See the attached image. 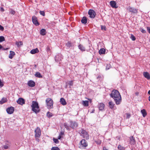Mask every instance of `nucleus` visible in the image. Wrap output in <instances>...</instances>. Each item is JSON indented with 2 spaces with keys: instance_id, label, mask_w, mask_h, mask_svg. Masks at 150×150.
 I'll list each match as a JSON object with an SVG mask.
<instances>
[{
  "instance_id": "nucleus-18",
  "label": "nucleus",
  "mask_w": 150,
  "mask_h": 150,
  "mask_svg": "<svg viewBox=\"0 0 150 150\" xmlns=\"http://www.w3.org/2000/svg\"><path fill=\"white\" fill-rule=\"evenodd\" d=\"M11 146V143L8 142H7L6 143V145L3 146V147L5 149H8Z\"/></svg>"
},
{
  "instance_id": "nucleus-49",
  "label": "nucleus",
  "mask_w": 150,
  "mask_h": 150,
  "mask_svg": "<svg viewBox=\"0 0 150 150\" xmlns=\"http://www.w3.org/2000/svg\"><path fill=\"white\" fill-rule=\"evenodd\" d=\"M147 28L148 32L150 34V27H148Z\"/></svg>"
},
{
  "instance_id": "nucleus-4",
  "label": "nucleus",
  "mask_w": 150,
  "mask_h": 150,
  "mask_svg": "<svg viewBox=\"0 0 150 150\" xmlns=\"http://www.w3.org/2000/svg\"><path fill=\"white\" fill-rule=\"evenodd\" d=\"M46 107L48 109H52L53 108V101L50 98H47L45 100Z\"/></svg>"
},
{
  "instance_id": "nucleus-22",
  "label": "nucleus",
  "mask_w": 150,
  "mask_h": 150,
  "mask_svg": "<svg viewBox=\"0 0 150 150\" xmlns=\"http://www.w3.org/2000/svg\"><path fill=\"white\" fill-rule=\"evenodd\" d=\"M60 103L63 105H66L67 103L64 99L63 98H61L60 100Z\"/></svg>"
},
{
  "instance_id": "nucleus-33",
  "label": "nucleus",
  "mask_w": 150,
  "mask_h": 150,
  "mask_svg": "<svg viewBox=\"0 0 150 150\" xmlns=\"http://www.w3.org/2000/svg\"><path fill=\"white\" fill-rule=\"evenodd\" d=\"M117 148L119 150H124L125 149V148L121 146L120 145L118 146Z\"/></svg>"
},
{
  "instance_id": "nucleus-8",
  "label": "nucleus",
  "mask_w": 150,
  "mask_h": 150,
  "mask_svg": "<svg viewBox=\"0 0 150 150\" xmlns=\"http://www.w3.org/2000/svg\"><path fill=\"white\" fill-rule=\"evenodd\" d=\"M88 14L90 17L91 18H94L96 16V13L95 11L92 9H90L88 11Z\"/></svg>"
},
{
  "instance_id": "nucleus-21",
  "label": "nucleus",
  "mask_w": 150,
  "mask_h": 150,
  "mask_svg": "<svg viewBox=\"0 0 150 150\" xmlns=\"http://www.w3.org/2000/svg\"><path fill=\"white\" fill-rule=\"evenodd\" d=\"M98 106L99 110H102L104 109L105 105L103 103H100L99 104Z\"/></svg>"
},
{
  "instance_id": "nucleus-17",
  "label": "nucleus",
  "mask_w": 150,
  "mask_h": 150,
  "mask_svg": "<svg viewBox=\"0 0 150 150\" xmlns=\"http://www.w3.org/2000/svg\"><path fill=\"white\" fill-rule=\"evenodd\" d=\"M110 4L111 6L113 8H117V6H116V3L114 1H111L110 2Z\"/></svg>"
},
{
  "instance_id": "nucleus-9",
  "label": "nucleus",
  "mask_w": 150,
  "mask_h": 150,
  "mask_svg": "<svg viewBox=\"0 0 150 150\" xmlns=\"http://www.w3.org/2000/svg\"><path fill=\"white\" fill-rule=\"evenodd\" d=\"M32 21L33 24L36 26L38 25L39 23L38 21L37 18L35 16H33L32 18Z\"/></svg>"
},
{
  "instance_id": "nucleus-24",
  "label": "nucleus",
  "mask_w": 150,
  "mask_h": 150,
  "mask_svg": "<svg viewBox=\"0 0 150 150\" xmlns=\"http://www.w3.org/2000/svg\"><path fill=\"white\" fill-rule=\"evenodd\" d=\"M39 52V51L38 49L37 48H36L31 50L30 53L32 54H34L36 53H38Z\"/></svg>"
},
{
  "instance_id": "nucleus-2",
  "label": "nucleus",
  "mask_w": 150,
  "mask_h": 150,
  "mask_svg": "<svg viewBox=\"0 0 150 150\" xmlns=\"http://www.w3.org/2000/svg\"><path fill=\"white\" fill-rule=\"evenodd\" d=\"M32 110L36 114H37L40 112V107L37 102L33 101L32 102L31 105Z\"/></svg>"
},
{
  "instance_id": "nucleus-54",
  "label": "nucleus",
  "mask_w": 150,
  "mask_h": 150,
  "mask_svg": "<svg viewBox=\"0 0 150 150\" xmlns=\"http://www.w3.org/2000/svg\"><path fill=\"white\" fill-rule=\"evenodd\" d=\"M2 48V46L0 45V49H1Z\"/></svg>"
},
{
  "instance_id": "nucleus-31",
  "label": "nucleus",
  "mask_w": 150,
  "mask_h": 150,
  "mask_svg": "<svg viewBox=\"0 0 150 150\" xmlns=\"http://www.w3.org/2000/svg\"><path fill=\"white\" fill-rule=\"evenodd\" d=\"M88 101L87 100L83 101V104L85 106H88Z\"/></svg>"
},
{
  "instance_id": "nucleus-51",
  "label": "nucleus",
  "mask_w": 150,
  "mask_h": 150,
  "mask_svg": "<svg viewBox=\"0 0 150 150\" xmlns=\"http://www.w3.org/2000/svg\"><path fill=\"white\" fill-rule=\"evenodd\" d=\"M64 134V133L63 132H61L59 134V135H61V136H62V135H63Z\"/></svg>"
},
{
  "instance_id": "nucleus-37",
  "label": "nucleus",
  "mask_w": 150,
  "mask_h": 150,
  "mask_svg": "<svg viewBox=\"0 0 150 150\" xmlns=\"http://www.w3.org/2000/svg\"><path fill=\"white\" fill-rule=\"evenodd\" d=\"M67 83L71 86H72L73 85V81H69L67 82Z\"/></svg>"
},
{
  "instance_id": "nucleus-27",
  "label": "nucleus",
  "mask_w": 150,
  "mask_h": 150,
  "mask_svg": "<svg viewBox=\"0 0 150 150\" xmlns=\"http://www.w3.org/2000/svg\"><path fill=\"white\" fill-rule=\"evenodd\" d=\"M105 50L104 48H101L99 51V54H104L105 53Z\"/></svg>"
},
{
  "instance_id": "nucleus-32",
  "label": "nucleus",
  "mask_w": 150,
  "mask_h": 150,
  "mask_svg": "<svg viewBox=\"0 0 150 150\" xmlns=\"http://www.w3.org/2000/svg\"><path fill=\"white\" fill-rule=\"evenodd\" d=\"M16 44L18 47H19L23 45V42L21 41L16 42Z\"/></svg>"
},
{
  "instance_id": "nucleus-5",
  "label": "nucleus",
  "mask_w": 150,
  "mask_h": 150,
  "mask_svg": "<svg viewBox=\"0 0 150 150\" xmlns=\"http://www.w3.org/2000/svg\"><path fill=\"white\" fill-rule=\"evenodd\" d=\"M79 133L80 135L86 139H88L89 135L88 133L84 130L81 129L79 131Z\"/></svg>"
},
{
  "instance_id": "nucleus-19",
  "label": "nucleus",
  "mask_w": 150,
  "mask_h": 150,
  "mask_svg": "<svg viewBox=\"0 0 150 150\" xmlns=\"http://www.w3.org/2000/svg\"><path fill=\"white\" fill-rule=\"evenodd\" d=\"M15 54L14 52L10 51V54L8 55V57L11 59L13 58V57L15 55Z\"/></svg>"
},
{
  "instance_id": "nucleus-44",
  "label": "nucleus",
  "mask_w": 150,
  "mask_h": 150,
  "mask_svg": "<svg viewBox=\"0 0 150 150\" xmlns=\"http://www.w3.org/2000/svg\"><path fill=\"white\" fill-rule=\"evenodd\" d=\"M101 30H106V27L105 26L101 25Z\"/></svg>"
},
{
  "instance_id": "nucleus-1",
  "label": "nucleus",
  "mask_w": 150,
  "mask_h": 150,
  "mask_svg": "<svg viewBox=\"0 0 150 150\" xmlns=\"http://www.w3.org/2000/svg\"><path fill=\"white\" fill-rule=\"evenodd\" d=\"M110 95V97L114 99L116 105H118L120 104L122 100L121 97L118 91L115 90H113Z\"/></svg>"
},
{
  "instance_id": "nucleus-43",
  "label": "nucleus",
  "mask_w": 150,
  "mask_h": 150,
  "mask_svg": "<svg viewBox=\"0 0 150 150\" xmlns=\"http://www.w3.org/2000/svg\"><path fill=\"white\" fill-rule=\"evenodd\" d=\"M127 116H126V118L127 119H129V118L131 116L130 114L129 113H127L126 114Z\"/></svg>"
},
{
  "instance_id": "nucleus-45",
  "label": "nucleus",
  "mask_w": 150,
  "mask_h": 150,
  "mask_svg": "<svg viewBox=\"0 0 150 150\" xmlns=\"http://www.w3.org/2000/svg\"><path fill=\"white\" fill-rule=\"evenodd\" d=\"M4 86V84L1 81V80L0 79V86L2 87Z\"/></svg>"
},
{
  "instance_id": "nucleus-30",
  "label": "nucleus",
  "mask_w": 150,
  "mask_h": 150,
  "mask_svg": "<svg viewBox=\"0 0 150 150\" xmlns=\"http://www.w3.org/2000/svg\"><path fill=\"white\" fill-rule=\"evenodd\" d=\"M35 76L36 77L40 78H42V76L41 75L40 73L38 72H37L36 73Z\"/></svg>"
},
{
  "instance_id": "nucleus-26",
  "label": "nucleus",
  "mask_w": 150,
  "mask_h": 150,
  "mask_svg": "<svg viewBox=\"0 0 150 150\" xmlns=\"http://www.w3.org/2000/svg\"><path fill=\"white\" fill-rule=\"evenodd\" d=\"M81 22L83 24H86L87 22V19L86 17H84L81 20Z\"/></svg>"
},
{
  "instance_id": "nucleus-39",
  "label": "nucleus",
  "mask_w": 150,
  "mask_h": 150,
  "mask_svg": "<svg viewBox=\"0 0 150 150\" xmlns=\"http://www.w3.org/2000/svg\"><path fill=\"white\" fill-rule=\"evenodd\" d=\"M51 150H59V149L57 147H53L52 148Z\"/></svg>"
},
{
  "instance_id": "nucleus-38",
  "label": "nucleus",
  "mask_w": 150,
  "mask_h": 150,
  "mask_svg": "<svg viewBox=\"0 0 150 150\" xmlns=\"http://www.w3.org/2000/svg\"><path fill=\"white\" fill-rule=\"evenodd\" d=\"M130 38L133 41H134L136 40V38L133 35H131Z\"/></svg>"
},
{
  "instance_id": "nucleus-57",
  "label": "nucleus",
  "mask_w": 150,
  "mask_h": 150,
  "mask_svg": "<svg viewBox=\"0 0 150 150\" xmlns=\"http://www.w3.org/2000/svg\"><path fill=\"white\" fill-rule=\"evenodd\" d=\"M106 69H109V68H108H108H107V67L106 68Z\"/></svg>"
},
{
  "instance_id": "nucleus-15",
  "label": "nucleus",
  "mask_w": 150,
  "mask_h": 150,
  "mask_svg": "<svg viewBox=\"0 0 150 150\" xmlns=\"http://www.w3.org/2000/svg\"><path fill=\"white\" fill-rule=\"evenodd\" d=\"M127 9L129 12L134 13H137V10L135 8L129 7L127 8Z\"/></svg>"
},
{
  "instance_id": "nucleus-58",
  "label": "nucleus",
  "mask_w": 150,
  "mask_h": 150,
  "mask_svg": "<svg viewBox=\"0 0 150 150\" xmlns=\"http://www.w3.org/2000/svg\"><path fill=\"white\" fill-rule=\"evenodd\" d=\"M100 143H101V142H100L99 143V144H100Z\"/></svg>"
},
{
  "instance_id": "nucleus-47",
  "label": "nucleus",
  "mask_w": 150,
  "mask_h": 150,
  "mask_svg": "<svg viewBox=\"0 0 150 150\" xmlns=\"http://www.w3.org/2000/svg\"><path fill=\"white\" fill-rule=\"evenodd\" d=\"M141 31L142 32V33H145L146 32V31L143 29H141Z\"/></svg>"
},
{
  "instance_id": "nucleus-20",
  "label": "nucleus",
  "mask_w": 150,
  "mask_h": 150,
  "mask_svg": "<svg viewBox=\"0 0 150 150\" xmlns=\"http://www.w3.org/2000/svg\"><path fill=\"white\" fill-rule=\"evenodd\" d=\"M143 75L145 78L149 80L150 79L149 74L147 72H144L143 73Z\"/></svg>"
},
{
  "instance_id": "nucleus-40",
  "label": "nucleus",
  "mask_w": 150,
  "mask_h": 150,
  "mask_svg": "<svg viewBox=\"0 0 150 150\" xmlns=\"http://www.w3.org/2000/svg\"><path fill=\"white\" fill-rule=\"evenodd\" d=\"M46 51L47 52H50V53L51 52V50L50 47L48 46L46 48Z\"/></svg>"
},
{
  "instance_id": "nucleus-29",
  "label": "nucleus",
  "mask_w": 150,
  "mask_h": 150,
  "mask_svg": "<svg viewBox=\"0 0 150 150\" xmlns=\"http://www.w3.org/2000/svg\"><path fill=\"white\" fill-rule=\"evenodd\" d=\"M40 33L42 35H45L46 34V30L45 29H42L40 31Z\"/></svg>"
},
{
  "instance_id": "nucleus-12",
  "label": "nucleus",
  "mask_w": 150,
  "mask_h": 150,
  "mask_svg": "<svg viewBox=\"0 0 150 150\" xmlns=\"http://www.w3.org/2000/svg\"><path fill=\"white\" fill-rule=\"evenodd\" d=\"M80 143L82 147H86L88 146V144L87 142L85 139H83L80 142Z\"/></svg>"
},
{
  "instance_id": "nucleus-41",
  "label": "nucleus",
  "mask_w": 150,
  "mask_h": 150,
  "mask_svg": "<svg viewBox=\"0 0 150 150\" xmlns=\"http://www.w3.org/2000/svg\"><path fill=\"white\" fill-rule=\"evenodd\" d=\"M40 15H42L43 16H45V13L44 11H40Z\"/></svg>"
},
{
  "instance_id": "nucleus-48",
  "label": "nucleus",
  "mask_w": 150,
  "mask_h": 150,
  "mask_svg": "<svg viewBox=\"0 0 150 150\" xmlns=\"http://www.w3.org/2000/svg\"><path fill=\"white\" fill-rule=\"evenodd\" d=\"M67 46H69V47L71 46V43L70 42H68L67 44Z\"/></svg>"
},
{
  "instance_id": "nucleus-23",
  "label": "nucleus",
  "mask_w": 150,
  "mask_h": 150,
  "mask_svg": "<svg viewBox=\"0 0 150 150\" xmlns=\"http://www.w3.org/2000/svg\"><path fill=\"white\" fill-rule=\"evenodd\" d=\"M79 49L82 51H85V48L81 44H80L78 46Z\"/></svg>"
},
{
  "instance_id": "nucleus-13",
  "label": "nucleus",
  "mask_w": 150,
  "mask_h": 150,
  "mask_svg": "<svg viewBox=\"0 0 150 150\" xmlns=\"http://www.w3.org/2000/svg\"><path fill=\"white\" fill-rule=\"evenodd\" d=\"M17 102L18 103L21 105H23L25 104V100L24 99L22 98H20L17 101Z\"/></svg>"
},
{
  "instance_id": "nucleus-53",
  "label": "nucleus",
  "mask_w": 150,
  "mask_h": 150,
  "mask_svg": "<svg viewBox=\"0 0 150 150\" xmlns=\"http://www.w3.org/2000/svg\"><path fill=\"white\" fill-rule=\"evenodd\" d=\"M103 150H108L105 147H104L103 148Z\"/></svg>"
},
{
  "instance_id": "nucleus-52",
  "label": "nucleus",
  "mask_w": 150,
  "mask_h": 150,
  "mask_svg": "<svg viewBox=\"0 0 150 150\" xmlns=\"http://www.w3.org/2000/svg\"><path fill=\"white\" fill-rule=\"evenodd\" d=\"M1 10L2 11H4V9L3 8L1 7Z\"/></svg>"
},
{
  "instance_id": "nucleus-11",
  "label": "nucleus",
  "mask_w": 150,
  "mask_h": 150,
  "mask_svg": "<svg viewBox=\"0 0 150 150\" xmlns=\"http://www.w3.org/2000/svg\"><path fill=\"white\" fill-rule=\"evenodd\" d=\"M129 144L131 145H134L136 141L134 138L132 136L129 137Z\"/></svg>"
},
{
  "instance_id": "nucleus-28",
  "label": "nucleus",
  "mask_w": 150,
  "mask_h": 150,
  "mask_svg": "<svg viewBox=\"0 0 150 150\" xmlns=\"http://www.w3.org/2000/svg\"><path fill=\"white\" fill-rule=\"evenodd\" d=\"M7 99L6 98H3L0 101V104H3L4 103L6 102Z\"/></svg>"
},
{
  "instance_id": "nucleus-35",
  "label": "nucleus",
  "mask_w": 150,
  "mask_h": 150,
  "mask_svg": "<svg viewBox=\"0 0 150 150\" xmlns=\"http://www.w3.org/2000/svg\"><path fill=\"white\" fill-rule=\"evenodd\" d=\"M9 12L11 14L14 15L15 13V11L12 9H10L9 10Z\"/></svg>"
},
{
  "instance_id": "nucleus-50",
  "label": "nucleus",
  "mask_w": 150,
  "mask_h": 150,
  "mask_svg": "<svg viewBox=\"0 0 150 150\" xmlns=\"http://www.w3.org/2000/svg\"><path fill=\"white\" fill-rule=\"evenodd\" d=\"M61 138V135H59V136H58V139H60Z\"/></svg>"
},
{
  "instance_id": "nucleus-34",
  "label": "nucleus",
  "mask_w": 150,
  "mask_h": 150,
  "mask_svg": "<svg viewBox=\"0 0 150 150\" xmlns=\"http://www.w3.org/2000/svg\"><path fill=\"white\" fill-rule=\"evenodd\" d=\"M47 115L48 117L50 118L53 116V114L52 113L48 112L47 113Z\"/></svg>"
},
{
  "instance_id": "nucleus-55",
  "label": "nucleus",
  "mask_w": 150,
  "mask_h": 150,
  "mask_svg": "<svg viewBox=\"0 0 150 150\" xmlns=\"http://www.w3.org/2000/svg\"><path fill=\"white\" fill-rule=\"evenodd\" d=\"M148 93L150 95V90H149L148 91Z\"/></svg>"
},
{
  "instance_id": "nucleus-3",
  "label": "nucleus",
  "mask_w": 150,
  "mask_h": 150,
  "mask_svg": "<svg viewBox=\"0 0 150 150\" xmlns=\"http://www.w3.org/2000/svg\"><path fill=\"white\" fill-rule=\"evenodd\" d=\"M77 123L73 121H71L70 122V127L68 126L66 123L64 124V126L65 128L67 130H70V128H71L74 129L76 128L78 126Z\"/></svg>"
},
{
  "instance_id": "nucleus-25",
  "label": "nucleus",
  "mask_w": 150,
  "mask_h": 150,
  "mask_svg": "<svg viewBox=\"0 0 150 150\" xmlns=\"http://www.w3.org/2000/svg\"><path fill=\"white\" fill-rule=\"evenodd\" d=\"M141 112L142 115L144 117H145L147 113L145 109H143L141 110Z\"/></svg>"
},
{
  "instance_id": "nucleus-14",
  "label": "nucleus",
  "mask_w": 150,
  "mask_h": 150,
  "mask_svg": "<svg viewBox=\"0 0 150 150\" xmlns=\"http://www.w3.org/2000/svg\"><path fill=\"white\" fill-rule=\"evenodd\" d=\"M109 106V108L111 109H116V108L115 106V104L112 101H110L108 103Z\"/></svg>"
},
{
  "instance_id": "nucleus-7",
  "label": "nucleus",
  "mask_w": 150,
  "mask_h": 150,
  "mask_svg": "<svg viewBox=\"0 0 150 150\" xmlns=\"http://www.w3.org/2000/svg\"><path fill=\"white\" fill-rule=\"evenodd\" d=\"M63 59L62 55L61 54H59L58 55L56 56L55 57V61L57 62L60 63V61Z\"/></svg>"
},
{
  "instance_id": "nucleus-6",
  "label": "nucleus",
  "mask_w": 150,
  "mask_h": 150,
  "mask_svg": "<svg viewBox=\"0 0 150 150\" xmlns=\"http://www.w3.org/2000/svg\"><path fill=\"white\" fill-rule=\"evenodd\" d=\"M35 137L36 140L39 138L41 135V130L40 128L37 127L35 130Z\"/></svg>"
},
{
  "instance_id": "nucleus-56",
  "label": "nucleus",
  "mask_w": 150,
  "mask_h": 150,
  "mask_svg": "<svg viewBox=\"0 0 150 150\" xmlns=\"http://www.w3.org/2000/svg\"><path fill=\"white\" fill-rule=\"evenodd\" d=\"M149 100L150 101V96L149 97Z\"/></svg>"
},
{
  "instance_id": "nucleus-10",
  "label": "nucleus",
  "mask_w": 150,
  "mask_h": 150,
  "mask_svg": "<svg viewBox=\"0 0 150 150\" xmlns=\"http://www.w3.org/2000/svg\"><path fill=\"white\" fill-rule=\"evenodd\" d=\"M14 111V108L13 107H10L6 109V111L7 113L10 114H12Z\"/></svg>"
},
{
  "instance_id": "nucleus-46",
  "label": "nucleus",
  "mask_w": 150,
  "mask_h": 150,
  "mask_svg": "<svg viewBox=\"0 0 150 150\" xmlns=\"http://www.w3.org/2000/svg\"><path fill=\"white\" fill-rule=\"evenodd\" d=\"M4 28L1 25H0V30L2 31H3L4 30Z\"/></svg>"
},
{
  "instance_id": "nucleus-36",
  "label": "nucleus",
  "mask_w": 150,
  "mask_h": 150,
  "mask_svg": "<svg viewBox=\"0 0 150 150\" xmlns=\"http://www.w3.org/2000/svg\"><path fill=\"white\" fill-rule=\"evenodd\" d=\"M5 39L4 37L2 36H0V42L5 41Z\"/></svg>"
},
{
  "instance_id": "nucleus-16",
  "label": "nucleus",
  "mask_w": 150,
  "mask_h": 150,
  "mask_svg": "<svg viewBox=\"0 0 150 150\" xmlns=\"http://www.w3.org/2000/svg\"><path fill=\"white\" fill-rule=\"evenodd\" d=\"M27 84L29 86L31 87H33L35 85V82L32 80L29 81L28 82Z\"/></svg>"
},
{
  "instance_id": "nucleus-42",
  "label": "nucleus",
  "mask_w": 150,
  "mask_h": 150,
  "mask_svg": "<svg viewBox=\"0 0 150 150\" xmlns=\"http://www.w3.org/2000/svg\"><path fill=\"white\" fill-rule=\"evenodd\" d=\"M53 140L54 143L57 144L59 142V141L57 139L53 138Z\"/></svg>"
}]
</instances>
